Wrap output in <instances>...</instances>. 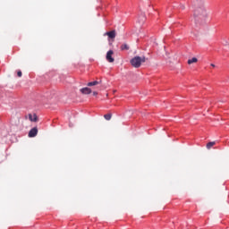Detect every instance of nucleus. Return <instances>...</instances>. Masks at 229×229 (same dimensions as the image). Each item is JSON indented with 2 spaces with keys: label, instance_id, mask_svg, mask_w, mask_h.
Instances as JSON below:
<instances>
[{
  "label": "nucleus",
  "instance_id": "nucleus-14",
  "mask_svg": "<svg viewBox=\"0 0 229 229\" xmlns=\"http://www.w3.org/2000/svg\"><path fill=\"white\" fill-rule=\"evenodd\" d=\"M93 96H98V91H94Z\"/></svg>",
  "mask_w": 229,
  "mask_h": 229
},
{
  "label": "nucleus",
  "instance_id": "nucleus-3",
  "mask_svg": "<svg viewBox=\"0 0 229 229\" xmlns=\"http://www.w3.org/2000/svg\"><path fill=\"white\" fill-rule=\"evenodd\" d=\"M112 55H114V50H109L106 53V58L107 60V62H109V64H113V62L115 61V59H114V57H112Z\"/></svg>",
  "mask_w": 229,
  "mask_h": 229
},
{
  "label": "nucleus",
  "instance_id": "nucleus-9",
  "mask_svg": "<svg viewBox=\"0 0 229 229\" xmlns=\"http://www.w3.org/2000/svg\"><path fill=\"white\" fill-rule=\"evenodd\" d=\"M196 62H198V58L192 57L191 59L188 60V64L191 65L192 64H196Z\"/></svg>",
  "mask_w": 229,
  "mask_h": 229
},
{
  "label": "nucleus",
  "instance_id": "nucleus-6",
  "mask_svg": "<svg viewBox=\"0 0 229 229\" xmlns=\"http://www.w3.org/2000/svg\"><path fill=\"white\" fill-rule=\"evenodd\" d=\"M105 37H108V38H115V30L107 31L104 34Z\"/></svg>",
  "mask_w": 229,
  "mask_h": 229
},
{
  "label": "nucleus",
  "instance_id": "nucleus-4",
  "mask_svg": "<svg viewBox=\"0 0 229 229\" xmlns=\"http://www.w3.org/2000/svg\"><path fill=\"white\" fill-rule=\"evenodd\" d=\"M38 133V129L37 127H33L30 131H29V137L32 139L33 137H37V134Z\"/></svg>",
  "mask_w": 229,
  "mask_h": 229
},
{
  "label": "nucleus",
  "instance_id": "nucleus-13",
  "mask_svg": "<svg viewBox=\"0 0 229 229\" xmlns=\"http://www.w3.org/2000/svg\"><path fill=\"white\" fill-rule=\"evenodd\" d=\"M17 76H18L19 78H21V77H22V72L18 71V72H17Z\"/></svg>",
  "mask_w": 229,
  "mask_h": 229
},
{
  "label": "nucleus",
  "instance_id": "nucleus-1",
  "mask_svg": "<svg viewBox=\"0 0 229 229\" xmlns=\"http://www.w3.org/2000/svg\"><path fill=\"white\" fill-rule=\"evenodd\" d=\"M194 19L196 24H200L205 21V17H207V11L203 7H199L194 11Z\"/></svg>",
  "mask_w": 229,
  "mask_h": 229
},
{
  "label": "nucleus",
  "instance_id": "nucleus-7",
  "mask_svg": "<svg viewBox=\"0 0 229 229\" xmlns=\"http://www.w3.org/2000/svg\"><path fill=\"white\" fill-rule=\"evenodd\" d=\"M29 119H30V121H31V123H37V121H38V116H37L36 114H30Z\"/></svg>",
  "mask_w": 229,
  "mask_h": 229
},
{
  "label": "nucleus",
  "instance_id": "nucleus-5",
  "mask_svg": "<svg viewBox=\"0 0 229 229\" xmlns=\"http://www.w3.org/2000/svg\"><path fill=\"white\" fill-rule=\"evenodd\" d=\"M80 92H81V94H84V95H89V94H92V89H90V88L89 87H86V88L81 89Z\"/></svg>",
  "mask_w": 229,
  "mask_h": 229
},
{
  "label": "nucleus",
  "instance_id": "nucleus-8",
  "mask_svg": "<svg viewBox=\"0 0 229 229\" xmlns=\"http://www.w3.org/2000/svg\"><path fill=\"white\" fill-rule=\"evenodd\" d=\"M99 83H101V81H91L88 83V87H95V85H99Z\"/></svg>",
  "mask_w": 229,
  "mask_h": 229
},
{
  "label": "nucleus",
  "instance_id": "nucleus-2",
  "mask_svg": "<svg viewBox=\"0 0 229 229\" xmlns=\"http://www.w3.org/2000/svg\"><path fill=\"white\" fill-rule=\"evenodd\" d=\"M144 62H146V57L145 56L140 57L139 55L134 56L130 61L131 65H132V67H135V69H139V67H140V65H142Z\"/></svg>",
  "mask_w": 229,
  "mask_h": 229
},
{
  "label": "nucleus",
  "instance_id": "nucleus-11",
  "mask_svg": "<svg viewBox=\"0 0 229 229\" xmlns=\"http://www.w3.org/2000/svg\"><path fill=\"white\" fill-rule=\"evenodd\" d=\"M216 145V141H210L207 144V148L208 149H210V148H212V146Z\"/></svg>",
  "mask_w": 229,
  "mask_h": 229
},
{
  "label": "nucleus",
  "instance_id": "nucleus-15",
  "mask_svg": "<svg viewBox=\"0 0 229 229\" xmlns=\"http://www.w3.org/2000/svg\"><path fill=\"white\" fill-rule=\"evenodd\" d=\"M211 67H216V64H211Z\"/></svg>",
  "mask_w": 229,
  "mask_h": 229
},
{
  "label": "nucleus",
  "instance_id": "nucleus-10",
  "mask_svg": "<svg viewBox=\"0 0 229 229\" xmlns=\"http://www.w3.org/2000/svg\"><path fill=\"white\" fill-rule=\"evenodd\" d=\"M121 49L122 51H128V49H130V47L127 44H123L121 46Z\"/></svg>",
  "mask_w": 229,
  "mask_h": 229
},
{
  "label": "nucleus",
  "instance_id": "nucleus-12",
  "mask_svg": "<svg viewBox=\"0 0 229 229\" xmlns=\"http://www.w3.org/2000/svg\"><path fill=\"white\" fill-rule=\"evenodd\" d=\"M106 121H110L112 119V114H106L104 115Z\"/></svg>",
  "mask_w": 229,
  "mask_h": 229
}]
</instances>
